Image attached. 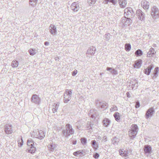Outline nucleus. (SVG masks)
I'll list each match as a JSON object with an SVG mask.
<instances>
[{
  "label": "nucleus",
  "instance_id": "1",
  "mask_svg": "<svg viewBox=\"0 0 159 159\" xmlns=\"http://www.w3.org/2000/svg\"><path fill=\"white\" fill-rule=\"evenodd\" d=\"M66 129L62 131L63 136L65 138H68L70 135L74 133V130L72 126L69 124H67L65 126Z\"/></svg>",
  "mask_w": 159,
  "mask_h": 159
},
{
  "label": "nucleus",
  "instance_id": "2",
  "mask_svg": "<svg viewBox=\"0 0 159 159\" xmlns=\"http://www.w3.org/2000/svg\"><path fill=\"white\" fill-rule=\"evenodd\" d=\"M138 128L136 124H133L131 125L130 129L128 132L129 137L131 139L135 138L137 134Z\"/></svg>",
  "mask_w": 159,
  "mask_h": 159
},
{
  "label": "nucleus",
  "instance_id": "3",
  "mask_svg": "<svg viewBox=\"0 0 159 159\" xmlns=\"http://www.w3.org/2000/svg\"><path fill=\"white\" fill-rule=\"evenodd\" d=\"M72 90L66 89L64 94L63 101L65 103H67L69 101L72 97Z\"/></svg>",
  "mask_w": 159,
  "mask_h": 159
},
{
  "label": "nucleus",
  "instance_id": "4",
  "mask_svg": "<svg viewBox=\"0 0 159 159\" xmlns=\"http://www.w3.org/2000/svg\"><path fill=\"white\" fill-rule=\"evenodd\" d=\"M125 17L128 18H133L135 16V13L132 9L130 7H128L124 10Z\"/></svg>",
  "mask_w": 159,
  "mask_h": 159
},
{
  "label": "nucleus",
  "instance_id": "5",
  "mask_svg": "<svg viewBox=\"0 0 159 159\" xmlns=\"http://www.w3.org/2000/svg\"><path fill=\"white\" fill-rule=\"evenodd\" d=\"M151 15L153 19L156 20L159 18V10L156 7L154 6L151 8Z\"/></svg>",
  "mask_w": 159,
  "mask_h": 159
},
{
  "label": "nucleus",
  "instance_id": "6",
  "mask_svg": "<svg viewBox=\"0 0 159 159\" xmlns=\"http://www.w3.org/2000/svg\"><path fill=\"white\" fill-rule=\"evenodd\" d=\"M27 143L28 146L30 147V149H28L29 152L31 153H34L36 150L35 147L34 146L36 144V143H34V141L30 139L27 140Z\"/></svg>",
  "mask_w": 159,
  "mask_h": 159
},
{
  "label": "nucleus",
  "instance_id": "7",
  "mask_svg": "<svg viewBox=\"0 0 159 159\" xmlns=\"http://www.w3.org/2000/svg\"><path fill=\"white\" fill-rule=\"evenodd\" d=\"M4 130L6 134H11L13 132L12 125L9 124L5 125L4 126Z\"/></svg>",
  "mask_w": 159,
  "mask_h": 159
},
{
  "label": "nucleus",
  "instance_id": "8",
  "mask_svg": "<svg viewBox=\"0 0 159 159\" xmlns=\"http://www.w3.org/2000/svg\"><path fill=\"white\" fill-rule=\"evenodd\" d=\"M130 18H127L125 17H123L121 18V22L124 26L126 25H129L132 22V20Z\"/></svg>",
  "mask_w": 159,
  "mask_h": 159
},
{
  "label": "nucleus",
  "instance_id": "9",
  "mask_svg": "<svg viewBox=\"0 0 159 159\" xmlns=\"http://www.w3.org/2000/svg\"><path fill=\"white\" fill-rule=\"evenodd\" d=\"M155 112V110L154 108L151 107L148 110L146 113V118L148 119L151 117Z\"/></svg>",
  "mask_w": 159,
  "mask_h": 159
},
{
  "label": "nucleus",
  "instance_id": "10",
  "mask_svg": "<svg viewBox=\"0 0 159 159\" xmlns=\"http://www.w3.org/2000/svg\"><path fill=\"white\" fill-rule=\"evenodd\" d=\"M71 9L74 12H76L79 9L80 7L78 2H73L70 6Z\"/></svg>",
  "mask_w": 159,
  "mask_h": 159
},
{
  "label": "nucleus",
  "instance_id": "11",
  "mask_svg": "<svg viewBox=\"0 0 159 159\" xmlns=\"http://www.w3.org/2000/svg\"><path fill=\"white\" fill-rule=\"evenodd\" d=\"M136 14L138 18L141 20H143L145 18V15L143 12L140 9L137 10L136 11Z\"/></svg>",
  "mask_w": 159,
  "mask_h": 159
},
{
  "label": "nucleus",
  "instance_id": "12",
  "mask_svg": "<svg viewBox=\"0 0 159 159\" xmlns=\"http://www.w3.org/2000/svg\"><path fill=\"white\" fill-rule=\"evenodd\" d=\"M49 30L50 33L52 35H55L57 33V28L53 24L50 25L49 27Z\"/></svg>",
  "mask_w": 159,
  "mask_h": 159
},
{
  "label": "nucleus",
  "instance_id": "13",
  "mask_svg": "<svg viewBox=\"0 0 159 159\" xmlns=\"http://www.w3.org/2000/svg\"><path fill=\"white\" fill-rule=\"evenodd\" d=\"M40 101V99L38 96L36 94H33L31 98V101L34 103H39Z\"/></svg>",
  "mask_w": 159,
  "mask_h": 159
},
{
  "label": "nucleus",
  "instance_id": "14",
  "mask_svg": "<svg viewBox=\"0 0 159 159\" xmlns=\"http://www.w3.org/2000/svg\"><path fill=\"white\" fill-rule=\"evenodd\" d=\"M154 67V66L152 64H151L146 69H145L143 71V72L145 74L147 75H149L150 74L152 69Z\"/></svg>",
  "mask_w": 159,
  "mask_h": 159
},
{
  "label": "nucleus",
  "instance_id": "15",
  "mask_svg": "<svg viewBox=\"0 0 159 159\" xmlns=\"http://www.w3.org/2000/svg\"><path fill=\"white\" fill-rule=\"evenodd\" d=\"M38 135H36V136H33L32 135L31 136L32 137H33V138L35 137L36 138L39 139H43L45 136L44 133V132L41 130L38 131Z\"/></svg>",
  "mask_w": 159,
  "mask_h": 159
},
{
  "label": "nucleus",
  "instance_id": "16",
  "mask_svg": "<svg viewBox=\"0 0 159 159\" xmlns=\"http://www.w3.org/2000/svg\"><path fill=\"white\" fill-rule=\"evenodd\" d=\"M141 5L144 9H148L149 8V2L145 0H143L141 1Z\"/></svg>",
  "mask_w": 159,
  "mask_h": 159
},
{
  "label": "nucleus",
  "instance_id": "17",
  "mask_svg": "<svg viewBox=\"0 0 159 159\" xmlns=\"http://www.w3.org/2000/svg\"><path fill=\"white\" fill-rule=\"evenodd\" d=\"M142 63V60L139 59L135 62V64L134 65V67L137 69H139L141 66Z\"/></svg>",
  "mask_w": 159,
  "mask_h": 159
},
{
  "label": "nucleus",
  "instance_id": "18",
  "mask_svg": "<svg viewBox=\"0 0 159 159\" xmlns=\"http://www.w3.org/2000/svg\"><path fill=\"white\" fill-rule=\"evenodd\" d=\"M120 154L122 157H127L128 156L129 152L128 150L125 151L123 149H120L119 150Z\"/></svg>",
  "mask_w": 159,
  "mask_h": 159
},
{
  "label": "nucleus",
  "instance_id": "19",
  "mask_svg": "<svg viewBox=\"0 0 159 159\" xmlns=\"http://www.w3.org/2000/svg\"><path fill=\"white\" fill-rule=\"evenodd\" d=\"M152 150L151 147L149 145H146L144 147V151L146 154H150Z\"/></svg>",
  "mask_w": 159,
  "mask_h": 159
},
{
  "label": "nucleus",
  "instance_id": "20",
  "mask_svg": "<svg viewBox=\"0 0 159 159\" xmlns=\"http://www.w3.org/2000/svg\"><path fill=\"white\" fill-rule=\"evenodd\" d=\"M119 4L121 8L125 7L127 4L126 0H118Z\"/></svg>",
  "mask_w": 159,
  "mask_h": 159
},
{
  "label": "nucleus",
  "instance_id": "21",
  "mask_svg": "<svg viewBox=\"0 0 159 159\" xmlns=\"http://www.w3.org/2000/svg\"><path fill=\"white\" fill-rule=\"evenodd\" d=\"M96 51V48L94 47H92L89 48L87 51V53L88 54L93 55Z\"/></svg>",
  "mask_w": 159,
  "mask_h": 159
},
{
  "label": "nucleus",
  "instance_id": "22",
  "mask_svg": "<svg viewBox=\"0 0 159 159\" xmlns=\"http://www.w3.org/2000/svg\"><path fill=\"white\" fill-rule=\"evenodd\" d=\"M155 53V50L154 49L151 48L147 53V56L148 57H152Z\"/></svg>",
  "mask_w": 159,
  "mask_h": 159
},
{
  "label": "nucleus",
  "instance_id": "23",
  "mask_svg": "<svg viewBox=\"0 0 159 159\" xmlns=\"http://www.w3.org/2000/svg\"><path fill=\"white\" fill-rule=\"evenodd\" d=\"M96 104L98 105V106H100L101 108H104L106 106L107 103L104 102L99 101L98 100H97L96 102Z\"/></svg>",
  "mask_w": 159,
  "mask_h": 159
},
{
  "label": "nucleus",
  "instance_id": "24",
  "mask_svg": "<svg viewBox=\"0 0 159 159\" xmlns=\"http://www.w3.org/2000/svg\"><path fill=\"white\" fill-rule=\"evenodd\" d=\"M102 122L103 125L106 127H107L110 123V121L109 119L105 118L103 119Z\"/></svg>",
  "mask_w": 159,
  "mask_h": 159
},
{
  "label": "nucleus",
  "instance_id": "25",
  "mask_svg": "<svg viewBox=\"0 0 159 159\" xmlns=\"http://www.w3.org/2000/svg\"><path fill=\"white\" fill-rule=\"evenodd\" d=\"M130 84H131L132 89H136L138 86V84L137 81L136 80H134L133 81H131Z\"/></svg>",
  "mask_w": 159,
  "mask_h": 159
},
{
  "label": "nucleus",
  "instance_id": "26",
  "mask_svg": "<svg viewBox=\"0 0 159 159\" xmlns=\"http://www.w3.org/2000/svg\"><path fill=\"white\" fill-rule=\"evenodd\" d=\"M59 104L57 103H54L52 106V111L53 112L55 113L57 111L58 108Z\"/></svg>",
  "mask_w": 159,
  "mask_h": 159
},
{
  "label": "nucleus",
  "instance_id": "27",
  "mask_svg": "<svg viewBox=\"0 0 159 159\" xmlns=\"http://www.w3.org/2000/svg\"><path fill=\"white\" fill-rule=\"evenodd\" d=\"M57 146L55 144H50L48 146V148L50 151L53 152L56 149Z\"/></svg>",
  "mask_w": 159,
  "mask_h": 159
},
{
  "label": "nucleus",
  "instance_id": "28",
  "mask_svg": "<svg viewBox=\"0 0 159 159\" xmlns=\"http://www.w3.org/2000/svg\"><path fill=\"white\" fill-rule=\"evenodd\" d=\"M114 116L115 119V120L117 121H119L120 119V116L119 113L118 112H115L114 114Z\"/></svg>",
  "mask_w": 159,
  "mask_h": 159
},
{
  "label": "nucleus",
  "instance_id": "29",
  "mask_svg": "<svg viewBox=\"0 0 159 159\" xmlns=\"http://www.w3.org/2000/svg\"><path fill=\"white\" fill-rule=\"evenodd\" d=\"M135 54L137 57L141 56L143 55V52L141 50L139 49L135 51Z\"/></svg>",
  "mask_w": 159,
  "mask_h": 159
},
{
  "label": "nucleus",
  "instance_id": "30",
  "mask_svg": "<svg viewBox=\"0 0 159 159\" xmlns=\"http://www.w3.org/2000/svg\"><path fill=\"white\" fill-rule=\"evenodd\" d=\"M95 111H96V110L93 109L91 110L90 111V113H89V115L92 118H95L96 116V114H95L96 113Z\"/></svg>",
  "mask_w": 159,
  "mask_h": 159
},
{
  "label": "nucleus",
  "instance_id": "31",
  "mask_svg": "<svg viewBox=\"0 0 159 159\" xmlns=\"http://www.w3.org/2000/svg\"><path fill=\"white\" fill-rule=\"evenodd\" d=\"M19 63L17 61L14 60L11 63V66L13 68L16 67L18 66Z\"/></svg>",
  "mask_w": 159,
  "mask_h": 159
},
{
  "label": "nucleus",
  "instance_id": "32",
  "mask_svg": "<svg viewBox=\"0 0 159 159\" xmlns=\"http://www.w3.org/2000/svg\"><path fill=\"white\" fill-rule=\"evenodd\" d=\"M37 2L38 0H30L29 3L33 7H34L36 5Z\"/></svg>",
  "mask_w": 159,
  "mask_h": 159
},
{
  "label": "nucleus",
  "instance_id": "33",
  "mask_svg": "<svg viewBox=\"0 0 159 159\" xmlns=\"http://www.w3.org/2000/svg\"><path fill=\"white\" fill-rule=\"evenodd\" d=\"M112 143L114 145H117L119 142V139L116 137H115L111 140Z\"/></svg>",
  "mask_w": 159,
  "mask_h": 159
},
{
  "label": "nucleus",
  "instance_id": "34",
  "mask_svg": "<svg viewBox=\"0 0 159 159\" xmlns=\"http://www.w3.org/2000/svg\"><path fill=\"white\" fill-rule=\"evenodd\" d=\"M83 151L81 150L79 151H77L73 153V155L75 156H81L83 154Z\"/></svg>",
  "mask_w": 159,
  "mask_h": 159
},
{
  "label": "nucleus",
  "instance_id": "35",
  "mask_svg": "<svg viewBox=\"0 0 159 159\" xmlns=\"http://www.w3.org/2000/svg\"><path fill=\"white\" fill-rule=\"evenodd\" d=\"M125 49L127 51H129L131 48V46L129 43H126L125 45Z\"/></svg>",
  "mask_w": 159,
  "mask_h": 159
},
{
  "label": "nucleus",
  "instance_id": "36",
  "mask_svg": "<svg viewBox=\"0 0 159 159\" xmlns=\"http://www.w3.org/2000/svg\"><path fill=\"white\" fill-rule=\"evenodd\" d=\"M29 52L30 54L32 56L34 55L36 53V50L35 49H30L29 50Z\"/></svg>",
  "mask_w": 159,
  "mask_h": 159
},
{
  "label": "nucleus",
  "instance_id": "37",
  "mask_svg": "<svg viewBox=\"0 0 159 159\" xmlns=\"http://www.w3.org/2000/svg\"><path fill=\"white\" fill-rule=\"evenodd\" d=\"M18 146L20 147H21L22 146V145L23 144V140L22 138H20V139L18 138Z\"/></svg>",
  "mask_w": 159,
  "mask_h": 159
},
{
  "label": "nucleus",
  "instance_id": "38",
  "mask_svg": "<svg viewBox=\"0 0 159 159\" xmlns=\"http://www.w3.org/2000/svg\"><path fill=\"white\" fill-rule=\"evenodd\" d=\"M159 68L158 67H156L154 70V72H153V75L154 76H157V73L158 71Z\"/></svg>",
  "mask_w": 159,
  "mask_h": 159
},
{
  "label": "nucleus",
  "instance_id": "39",
  "mask_svg": "<svg viewBox=\"0 0 159 159\" xmlns=\"http://www.w3.org/2000/svg\"><path fill=\"white\" fill-rule=\"evenodd\" d=\"M96 0H88V2L90 6H91L95 3Z\"/></svg>",
  "mask_w": 159,
  "mask_h": 159
},
{
  "label": "nucleus",
  "instance_id": "40",
  "mask_svg": "<svg viewBox=\"0 0 159 159\" xmlns=\"http://www.w3.org/2000/svg\"><path fill=\"white\" fill-rule=\"evenodd\" d=\"M111 35L109 33H107L105 35V40L108 41L110 39Z\"/></svg>",
  "mask_w": 159,
  "mask_h": 159
},
{
  "label": "nucleus",
  "instance_id": "41",
  "mask_svg": "<svg viewBox=\"0 0 159 159\" xmlns=\"http://www.w3.org/2000/svg\"><path fill=\"white\" fill-rule=\"evenodd\" d=\"M81 143L83 145H85L87 143V139L85 138H81L80 139Z\"/></svg>",
  "mask_w": 159,
  "mask_h": 159
},
{
  "label": "nucleus",
  "instance_id": "42",
  "mask_svg": "<svg viewBox=\"0 0 159 159\" xmlns=\"http://www.w3.org/2000/svg\"><path fill=\"white\" fill-rule=\"evenodd\" d=\"M117 110V108L116 106L112 105L111 107V108L110 109V111H116Z\"/></svg>",
  "mask_w": 159,
  "mask_h": 159
},
{
  "label": "nucleus",
  "instance_id": "43",
  "mask_svg": "<svg viewBox=\"0 0 159 159\" xmlns=\"http://www.w3.org/2000/svg\"><path fill=\"white\" fill-rule=\"evenodd\" d=\"M111 72L112 74L114 75H116L118 74V72L117 70L114 69H112Z\"/></svg>",
  "mask_w": 159,
  "mask_h": 159
},
{
  "label": "nucleus",
  "instance_id": "44",
  "mask_svg": "<svg viewBox=\"0 0 159 159\" xmlns=\"http://www.w3.org/2000/svg\"><path fill=\"white\" fill-rule=\"evenodd\" d=\"M108 1H109V2L111 3L114 5H115L117 3V1L116 0H108Z\"/></svg>",
  "mask_w": 159,
  "mask_h": 159
},
{
  "label": "nucleus",
  "instance_id": "45",
  "mask_svg": "<svg viewBox=\"0 0 159 159\" xmlns=\"http://www.w3.org/2000/svg\"><path fill=\"white\" fill-rule=\"evenodd\" d=\"M96 141L95 140H92L91 141V144L93 148H95V145H96Z\"/></svg>",
  "mask_w": 159,
  "mask_h": 159
},
{
  "label": "nucleus",
  "instance_id": "46",
  "mask_svg": "<svg viewBox=\"0 0 159 159\" xmlns=\"http://www.w3.org/2000/svg\"><path fill=\"white\" fill-rule=\"evenodd\" d=\"M99 156V155L98 153H96L95 154H94L93 157L95 159L98 158Z\"/></svg>",
  "mask_w": 159,
  "mask_h": 159
},
{
  "label": "nucleus",
  "instance_id": "47",
  "mask_svg": "<svg viewBox=\"0 0 159 159\" xmlns=\"http://www.w3.org/2000/svg\"><path fill=\"white\" fill-rule=\"evenodd\" d=\"M77 70H75L74 71L72 72V75L73 76H75L77 73Z\"/></svg>",
  "mask_w": 159,
  "mask_h": 159
},
{
  "label": "nucleus",
  "instance_id": "48",
  "mask_svg": "<svg viewBox=\"0 0 159 159\" xmlns=\"http://www.w3.org/2000/svg\"><path fill=\"white\" fill-rule=\"evenodd\" d=\"M140 106V103L139 102H137L135 104V107L136 108H139Z\"/></svg>",
  "mask_w": 159,
  "mask_h": 159
},
{
  "label": "nucleus",
  "instance_id": "49",
  "mask_svg": "<svg viewBox=\"0 0 159 159\" xmlns=\"http://www.w3.org/2000/svg\"><path fill=\"white\" fill-rule=\"evenodd\" d=\"M87 125H89L90 127V129L92 128L93 126V124H91L90 122L89 123H88Z\"/></svg>",
  "mask_w": 159,
  "mask_h": 159
},
{
  "label": "nucleus",
  "instance_id": "50",
  "mask_svg": "<svg viewBox=\"0 0 159 159\" xmlns=\"http://www.w3.org/2000/svg\"><path fill=\"white\" fill-rule=\"evenodd\" d=\"M108 0H105L103 2V3H104V4H107L108 3V2H109V1H107Z\"/></svg>",
  "mask_w": 159,
  "mask_h": 159
},
{
  "label": "nucleus",
  "instance_id": "51",
  "mask_svg": "<svg viewBox=\"0 0 159 159\" xmlns=\"http://www.w3.org/2000/svg\"><path fill=\"white\" fill-rule=\"evenodd\" d=\"M95 148H93L95 150V149H97L98 148V144L96 143V145H95Z\"/></svg>",
  "mask_w": 159,
  "mask_h": 159
},
{
  "label": "nucleus",
  "instance_id": "52",
  "mask_svg": "<svg viewBox=\"0 0 159 159\" xmlns=\"http://www.w3.org/2000/svg\"><path fill=\"white\" fill-rule=\"evenodd\" d=\"M112 68L109 67H107V70L108 71L112 70Z\"/></svg>",
  "mask_w": 159,
  "mask_h": 159
},
{
  "label": "nucleus",
  "instance_id": "53",
  "mask_svg": "<svg viewBox=\"0 0 159 159\" xmlns=\"http://www.w3.org/2000/svg\"><path fill=\"white\" fill-rule=\"evenodd\" d=\"M44 44L45 45H48L49 44V43L48 42H44Z\"/></svg>",
  "mask_w": 159,
  "mask_h": 159
},
{
  "label": "nucleus",
  "instance_id": "54",
  "mask_svg": "<svg viewBox=\"0 0 159 159\" xmlns=\"http://www.w3.org/2000/svg\"><path fill=\"white\" fill-rule=\"evenodd\" d=\"M129 93L128 92L126 93V95L127 97H130L129 96Z\"/></svg>",
  "mask_w": 159,
  "mask_h": 159
},
{
  "label": "nucleus",
  "instance_id": "55",
  "mask_svg": "<svg viewBox=\"0 0 159 159\" xmlns=\"http://www.w3.org/2000/svg\"><path fill=\"white\" fill-rule=\"evenodd\" d=\"M88 126H87L88 129H90V127L89 125H88Z\"/></svg>",
  "mask_w": 159,
  "mask_h": 159
},
{
  "label": "nucleus",
  "instance_id": "56",
  "mask_svg": "<svg viewBox=\"0 0 159 159\" xmlns=\"http://www.w3.org/2000/svg\"><path fill=\"white\" fill-rule=\"evenodd\" d=\"M76 141H75L74 143H73V144L75 145L76 144Z\"/></svg>",
  "mask_w": 159,
  "mask_h": 159
},
{
  "label": "nucleus",
  "instance_id": "57",
  "mask_svg": "<svg viewBox=\"0 0 159 159\" xmlns=\"http://www.w3.org/2000/svg\"><path fill=\"white\" fill-rule=\"evenodd\" d=\"M103 74V73H100V75H101L102 76Z\"/></svg>",
  "mask_w": 159,
  "mask_h": 159
},
{
  "label": "nucleus",
  "instance_id": "58",
  "mask_svg": "<svg viewBox=\"0 0 159 159\" xmlns=\"http://www.w3.org/2000/svg\"><path fill=\"white\" fill-rule=\"evenodd\" d=\"M58 59V58H56V59H55V60H56V61H57V59Z\"/></svg>",
  "mask_w": 159,
  "mask_h": 159
},
{
  "label": "nucleus",
  "instance_id": "59",
  "mask_svg": "<svg viewBox=\"0 0 159 159\" xmlns=\"http://www.w3.org/2000/svg\"><path fill=\"white\" fill-rule=\"evenodd\" d=\"M77 127L78 129H79V127L78 126H77Z\"/></svg>",
  "mask_w": 159,
  "mask_h": 159
}]
</instances>
